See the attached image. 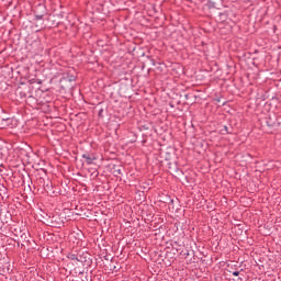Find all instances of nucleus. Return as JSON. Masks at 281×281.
Here are the masks:
<instances>
[{
    "instance_id": "f257e3e1",
    "label": "nucleus",
    "mask_w": 281,
    "mask_h": 281,
    "mask_svg": "<svg viewBox=\"0 0 281 281\" xmlns=\"http://www.w3.org/2000/svg\"><path fill=\"white\" fill-rule=\"evenodd\" d=\"M82 158L86 159V164H88L89 166L91 164H93V161H95V159H98L95 156H91L89 154H83Z\"/></svg>"
},
{
    "instance_id": "f03ea898",
    "label": "nucleus",
    "mask_w": 281,
    "mask_h": 281,
    "mask_svg": "<svg viewBox=\"0 0 281 281\" xmlns=\"http://www.w3.org/2000/svg\"><path fill=\"white\" fill-rule=\"evenodd\" d=\"M35 19H36V21H43V14H41V15H35Z\"/></svg>"
},
{
    "instance_id": "7ed1b4c3",
    "label": "nucleus",
    "mask_w": 281,
    "mask_h": 281,
    "mask_svg": "<svg viewBox=\"0 0 281 281\" xmlns=\"http://www.w3.org/2000/svg\"><path fill=\"white\" fill-rule=\"evenodd\" d=\"M68 80H69V82H72L74 80H76V77L71 76Z\"/></svg>"
},
{
    "instance_id": "20e7f679",
    "label": "nucleus",
    "mask_w": 281,
    "mask_h": 281,
    "mask_svg": "<svg viewBox=\"0 0 281 281\" xmlns=\"http://www.w3.org/2000/svg\"><path fill=\"white\" fill-rule=\"evenodd\" d=\"M233 276H240V272L239 271H234Z\"/></svg>"
}]
</instances>
